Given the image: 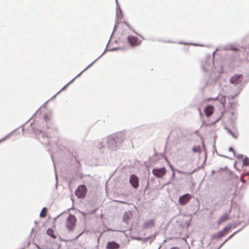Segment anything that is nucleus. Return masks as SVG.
<instances>
[{
	"mask_svg": "<svg viewBox=\"0 0 249 249\" xmlns=\"http://www.w3.org/2000/svg\"><path fill=\"white\" fill-rule=\"evenodd\" d=\"M76 218L72 214H70L65 222V226L70 231H72L76 226Z\"/></svg>",
	"mask_w": 249,
	"mask_h": 249,
	"instance_id": "nucleus-1",
	"label": "nucleus"
},
{
	"mask_svg": "<svg viewBox=\"0 0 249 249\" xmlns=\"http://www.w3.org/2000/svg\"><path fill=\"white\" fill-rule=\"evenodd\" d=\"M86 193L87 188L86 186L84 185L79 186L75 192V195L78 198H83L85 197Z\"/></svg>",
	"mask_w": 249,
	"mask_h": 249,
	"instance_id": "nucleus-2",
	"label": "nucleus"
},
{
	"mask_svg": "<svg viewBox=\"0 0 249 249\" xmlns=\"http://www.w3.org/2000/svg\"><path fill=\"white\" fill-rule=\"evenodd\" d=\"M166 170L165 167L161 168H154L152 170L153 175L158 178H162L166 174Z\"/></svg>",
	"mask_w": 249,
	"mask_h": 249,
	"instance_id": "nucleus-3",
	"label": "nucleus"
},
{
	"mask_svg": "<svg viewBox=\"0 0 249 249\" xmlns=\"http://www.w3.org/2000/svg\"><path fill=\"white\" fill-rule=\"evenodd\" d=\"M127 41L133 47L138 46L141 43V41L137 37L131 35L128 36Z\"/></svg>",
	"mask_w": 249,
	"mask_h": 249,
	"instance_id": "nucleus-4",
	"label": "nucleus"
},
{
	"mask_svg": "<svg viewBox=\"0 0 249 249\" xmlns=\"http://www.w3.org/2000/svg\"><path fill=\"white\" fill-rule=\"evenodd\" d=\"M192 196L189 194H186L179 198L178 202L181 205H184L189 202Z\"/></svg>",
	"mask_w": 249,
	"mask_h": 249,
	"instance_id": "nucleus-5",
	"label": "nucleus"
},
{
	"mask_svg": "<svg viewBox=\"0 0 249 249\" xmlns=\"http://www.w3.org/2000/svg\"><path fill=\"white\" fill-rule=\"evenodd\" d=\"M243 78L242 74H236L231 77L230 82L233 84L238 85L242 81Z\"/></svg>",
	"mask_w": 249,
	"mask_h": 249,
	"instance_id": "nucleus-6",
	"label": "nucleus"
},
{
	"mask_svg": "<svg viewBox=\"0 0 249 249\" xmlns=\"http://www.w3.org/2000/svg\"><path fill=\"white\" fill-rule=\"evenodd\" d=\"M129 182L131 185L135 189L137 188L139 186V178L135 175H132L130 176Z\"/></svg>",
	"mask_w": 249,
	"mask_h": 249,
	"instance_id": "nucleus-7",
	"label": "nucleus"
},
{
	"mask_svg": "<svg viewBox=\"0 0 249 249\" xmlns=\"http://www.w3.org/2000/svg\"><path fill=\"white\" fill-rule=\"evenodd\" d=\"M231 230L230 227H226L223 230L219 231L217 235L214 236L215 238H220L226 235Z\"/></svg>",
	"mask_w": 249,
	"mask_h": 249,
	"instance_id": "nucleus-8",
	"label": "nucleus"
},
{
	"mask_svg": "<svg viewBox=\"0 0 249 249\" xmlns=\"http://www.w3.org/2000/svg\"><path fill=\"white\" fill-rule=\"evenodd\" d=\"M119 248L120 245L114 241L108 242L106 246L107 249H119Z\"/></svg>",
	"mask_w": 249,
	"mask_h": 249,
	"instance_id": "nucleus-9",
	"label": "nucleus"
},
{
	"mask_svg": "<svg viewBox=\"0 0 249 249\" xmlns=\"http://www.w3.org/2000/svg\"><path fill=\"white\" fill-rule=\"evenodd\" d=\"M213 110H214L213 107L212 106H209L205 108L204 112H205L206 115L207 117H209L213 114Z\"/></svg>",
	"mask_w": 249,
	"mask_h": 249,
	"instance_id": "nucleus-10",
	"label": "nucleus"
},
{
	"mask_svg": "<svg viewBox=\"0 0 249 249\" xmlns=\"http://www.w3.org/2000/svg\"><path fill=\"white\" fill-rule=\"evenodd\" d=\"M229 217V215L227 213H225L219 218V219L217 221V223L218 224V225H220V224H221L222 222L228 219Z\"/></svg>",
	"mask_w": 249,
	"mask_h": 249,
	"instance_id": "nucleus-11",
	"label": "nucleus"
},
{
	"mask_svg": "<svg viewBox=\"0 0 249 249\" xmlns=\"http://www.w3.org/2000/svg\"><path fill=\"white\" fill-rule=\"evenodd\" d=\"M46 232L48 235L50 236L53 238V239L56 238V237L55 235V234H54L53 230V229H52L51 228L48 229L47 230Z\"/></svg>",
	"mask_w": 249,
	"mask_h": 249,
	"instance_id": "nucleus-12",
	"label": "nucleus"
},
{
	"mask_svg": "<svg viewBox=\"0 0 249 249\" xmlns=\"http://www.w3.org/2000/svg\"><path fill=\"white\" fill-rule=\"evenodd\" d=\"M47 209L45 207L43 208L40 213V217L41 218H44L47 216Z\"/></svg>",
	"mask_w": 249,
	"mask_h": 249,
	"instance_id": "nucleus-13",
	"label": "nucleus"
},
{
	"mask_svg": "<svg viewBox=\"0 0 249 249\" xmlns=\"http://www.w3.org/2000/svg\"><path fill=\"white\" fill-rule=\"evenodd\" d=\"M154 225V222L153 220H151L149 221L145 222L143 226L145 228H147L149 227H153Z\"/></svg>",
	"mask_w": 249,
	"mask_h": 249,
	"instance_id": "nucleus-14",
	"label": "nucleus"
},
{
	"mask_svg": "<svg viewBox=\"0 0 249 249\" xmlns=\"http://www.w3.org/2000/svg\"><path fill=\"white\" fill-rule=\"evenodd\" d=\"M192 150L194 153H199L201 151V148L200 146H195L193 148Z\"/></svg>",
	"mask_w": 249,
	"mask_h": 249,
	"instance_id": "nucleus-15",
	"label": "nucleus"
},
{
	"mask_svg": "<svg viewBox=\"0 0 249 249\" xmlns=\"http://www.w3.org/2000/svg\"><path fill=\"white\" fill-rule=\"evenodd\" d=\"M243 164L244 166H249V159L247 157L244 158L243 160Z\"/></svg>",
	"mask_w": 249,
	"mask_h": 249,
	"instance_id": "nucleus-16",
	"label": "nucleus"
},
{
	"mask_svg": "<svg viewBox=\"0 0 249 249\" xmlns=\"http://www.w3.org/2000/svg\"><path fill=\"white\" fill-rule=\"evenodd\" d=\"M229 151H233V148H232L230 147V148H229Z\"/></svg>",
	"mask_w": 249,
	"mask_h": 249,
	"instance_id": "nucleus-17",
	"label": "nucleus"
},
{
	"mask_svg": "<svg viewBox=\"0 0 249 249\" xmlns=\"http://www.w3.org/2000/svg\"><path fill=\"white\" fill-rule=\"evenodd\" d=\"M91 65H92V64H90V65H89V66H88V67H87V68L84 70V71H85V70H87L88 68H89V67Z\"/></svg>",
	"mask_w": 249,
	"mask_h": 249,
	"instance_id": "nucleus-18",
	"label": "nucleus"
},
{
	"mask_svg": "<svg viewBox=\"0 0 249 249\" xmlns=\"http://www.w3.org/2000/svg\"><path fill=\"white\" fill-rule=\"evenodd\" d=\"M241 181H242V182H245V180H244V179H243V178H242V179H241Z\"/></svg>",
	"mask_w": 249,
	"mask_h": 249,
	"instance_id": "nucleus-19",
	"label": "nucleus"
},
{
	"mask_svg": "<svg viewBox=\"0 0 249 249\" xmlns=\"http://www.w3.org/2000/svg\"><path fill=\"white\" fill-rule=\"evenodd\" d=\"M171 249H179L178 248H172Z\"/></svg>",
	"mask_w": 249,
	"mask_h": 249,
	"instance_id": "nucleus-20",
	"label": "nucleus"
},
{
	"mask_svg": "<svg viewBox=\"0 0 249 249\" xmlns=\"http://www.w3.org/2000/svg\"><path fill=\"white\" fill-rule=\"evenodd\" d=\"M246 175H247V176H249V172L247 173Z\"/></svg>",
	"mask_w": 249,
	"mask_h": 249,
	"instance_id": "nucleus-21",
	"label": "nucleus"
},
{
	"mask_svg": "<svg viewBox=\"0 0 249 249\" xmlns=\"http://www.w3.org/2000/svg\"><path fill=\"white\" fill-rule=\"evenodd\" d=\"M4 139H3V140H1L0 141V142H1V141H3Z\"/></svg>",
	"mask_w": 249,
	"mask_h": 249,
	"instance_id": "nucleus-22",
	"label": "nucleus"
}]
</instances>
